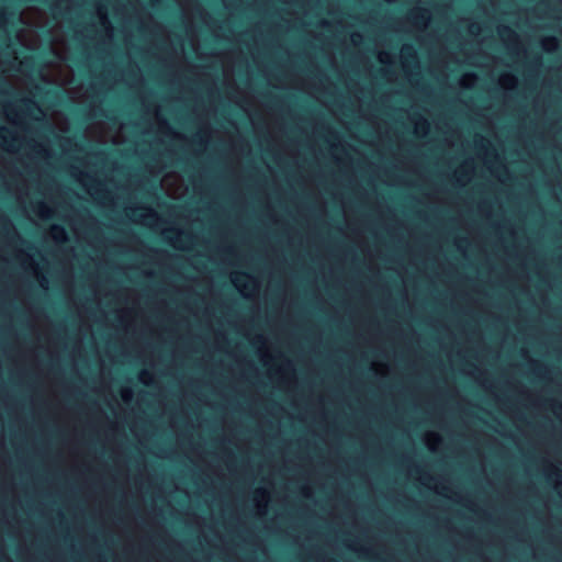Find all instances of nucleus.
I'll return each instance as SVG.
<instances>
[{
	"label": "nucleus",
	"mask_w": 562,
	"mask_h": 562,
	"mask_svg": "<svg viewBox=\"0 0 562 562\" xmlns=\"http://www.w3.org/2000/svg\"><path fill=\"white\" fill-rule=\"evenodd\" d=\"M52 229L57 240L65 239V231L61 226L55 225Z\"/></svg>",
	"instance_id": "1"
},
{
	"label": "nucleus",
	"mask_w": 562,
	"mask_h": 562,
	"mask_svg": "<svg viewBox=\"0 0 562 562\" xmlns=\"http://www.w3.org/2000/svg\"><path fill=\"white\" fill-rule=\"evenodd\" d=\"M415 20L416 22H422V23H426V21L428 20V18L424 14V12L419 11L415 14Z\"/></svg>",
	"instance_id": "2"
},
{
	"label": "nucleus",
	"mask_w": 562,
	"mask_h": 562,
	"mask_svg": "<svg viewBox=\"0 0 562 562\" xmlns=\"http://www.w3.org/2000/svg\"><path fill=\"white\" fill-rule=\"evenodd\" d=\"M403 53L405 56H414V50L412 46H405L403 48Z\"/></svg>",
	"instance_id": "3"
},
{
	"label": "nucleus",
	"mask_w": 562,
	"mask_h": 562,
	"mask_svg": "<svg viewBox=\"0 0 562 562\" xmlns=\"http://www.w3.org/2000/svg\"><path fill=\"white\" fill-rule=\"evenodd\" d=\"M502 33H506V34H508V35H510V36H515V33L513 32V30H512V29H509V27H507V26H504V27L502 29Z\"/></svg>",
	"instance_id": "4"
},
{
	"label": "nucleus",
	"mask_w": 562,
	"mask_h": 562,
	"mask_svg": "<svg viewBox=\"0 0 562 562\" xmlns=\"http://www.w3.org/2000/svg\"><path fill=\"white\" fill-rule=\"evenodd\" d=\"M418 127H419L420 130H423V131H426V130L428 128V123H427L426 121H423V122L418 125Z\"/></svg>",
	"instance_id": "5"
},
{
	"label": "nucleus",
	"mask_w": 562,
	"mask_h": 562,
	"mask_svg": "<svg viewBox=\"0 0 562 562\" xmlns=\"http://www.w3.org/2000/svg\"><path fill=\"white\" fill-rule=\"evenodd\" d=\"M33 64V59L32 58H27L26 61H25V65L26 66H31Z\"/></svg>",
	"instance_id": "6"
},
{
	"label": "nucleus",
	"mask_w": 562,
	"mask_h": 562,
	"mask_svg": "<svg viewBox=\"0 0 562 562\" xmlns=\"http://www.w3.org/2000/svg\"><path fill=\"white\" fill-rule=\"evenodd\" d=\"M3 143H7V137L2 136Z\"/></svg>",
	"instance_id": "7"
}]
</instances>
